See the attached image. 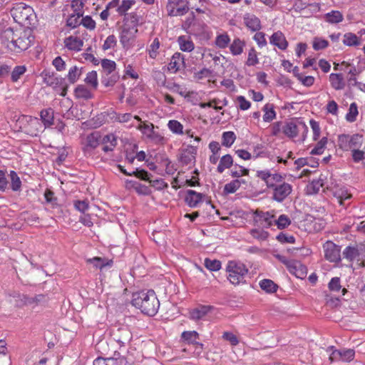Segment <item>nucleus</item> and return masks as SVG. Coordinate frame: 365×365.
I'll use <instances>...</instances> for the list:
<instances>
[{"mask_svg": "<svg viewBox=\"0 0 365 365\" xmlns=\"http://www.w3.org/2000/svg\"><path fill=\"white\" fill-rule=\"evenodd\" d=\"M257 177L264 181L267 187L272 190V198L277 202L284 201L292 192V186L284 181V178L278 173L269 170H258Z\"/></svg>", "mask_w": 365, "mask_h": 365, "instance_id": "f257e3e1", "label": "nucleus"}, {"mask_svg": "<svg viewBox=\"0 0 365 365\" xmlns=\"http://www.w3.org/2000/svg\"><path fill=\"white\" fill-rule=\"evenodd\" d=\"M132 304L148 316L157 314L160 302L153 290L141 291L133 294Z\"/></svg>", "mask_w": 365, "mask_h": 365, "instance_id": "f03ea898", "label": "nucleus"}, {"mask_svg": "<svg viewBox=\"0 0 365 365\" xmlns=\"http://www.w3.org/2000/svg\"><path fill=\"white\" fill-rule=\"evenodd\" d=\"M139 17L135 13L126 15L120 32V42L124 48H128L134 41L138 33Z\"/></svg>", "mask_w": 365, "mask_h": 365, "instance_id": "7ed1b4c3", "label": "nucleus"}, {"mask_svg": "<svg viewBox=\"0 0 365 365\" xmlns=\"http://www.w3.org/2000/svg\"><path fill=\"white\" fill-rule=\"evenodd\" d=\"M226 271L228 273L227 279L234 285H238L245 282V277L248 274V269L241 262L232 260L229 261Z\"/></svg>", "mask_w": 365, "mask_h": 365, "instance_id": "20e7f679", "label": "nucleus"}, {"mask_svg": "<svg viewBox=\"0 0 365 365\" xmlns=\"http://www.w3.org/2000/svg\"><path fill=\"white\" fill-rule=\"evenodd\" d=\"M34 11L31 6L21 4L11 10L14 19L21 24H31Z\"/></svg>", "mask_w": 365, "mask_h": 365, "instance_id": "39448f33", "label": "nucleus"}, {"mask_svg": "<svg viewBox=\"0 0 365 365\" xmlns=\"http://www.w3.org/2000/svg\"><path fill=\"white\" fill-rule=\"evenodd\" d=\"M44 83L51 86L60 96H66L68 90V86L65 80L62 78L56 76L53 73L49 72L43 73Z\"/></svg>", "mask_w": 365, "mask_h": 365, "instance_id": "423d86ee", "label": "nucleus"}, {"mask_svg": "<svg viewBox=\"0 0 365 365\" xmlns=\"http://www.w3.org/2000/svg\"><path fill=\"white\" fill-rule=\"evenodd\" d=\"M283 133L289 138H294L298 133H302V140H304L308 133V127L302 121L289 122L282 128Z\"/></svg>", "mask_w": 365, "mask_h": 365, "instance_id": "0eeeda50", "label": "nucleus"}, {"mask_svg": "<svg viewBox=\"0 0 365 365\" xmlns=\"http://www.w3.org/2000/svg\"><path fill=\"white\" fill-rule=\"evenodd\" d=\"M188 6L183 0H168L166 11L170 16H178L188 11Z\"/></svg>", "mask_w": 365, "mask_h": 365, "instance_id": "6e6552de", "label": "nucleus"}, {"mask_svg": "<svg viewBox=\"0 0 365 365\" xmlns=\"http://www.w3.org/2000/svg\"><path fill=\"white\" fill-rule=\"evenodd\" d=\"M30 46V41L25 33L20 31L9 46V50L14 53H20Z\"/></svg>", "mask_w": 365, "mask_h": 365, "instance_id": "1a4fd4ad", "label": "nucleus"}, {"mask_svg": "<svg viewBox=\"0 0 365 365\" xmlns=\"http://www.w3.org/2000/svg\"><path fill=\"white\" fill-rule=\"evenodd\" d=\"M73 8V14L68 18L66 24L71 28H76L81 24V17L83 16V3L79 0H73L71 4Z\"/></svg>", "mask_w": 365, "mask_h": 365, "instance_id": "9d476101", "label": "nucleus"}, {"mask_svg": "<svg viewBox=\"0 0 365 365\" xmlns=\"http://www.w3.org/2000/svg\"><path fill=\"white\" fill-rule=\"evenodd\" d=\"M361 136L359 135H349L341 134L338 136V145L344 150H349L355 148L359 144Z\"/></svg>", "mask_w": 365, "mask_h": 365, "instance_id": "9b49d317", "label": "nucleus"}, {"mask_svg": "<svg viewBox=\"0 0 365 365\" xmlns=\"http://www.w3.org/2000/svg\"><path fill=\"white\" fill-rule=\"evenodd\" d=\"M325 258L331 262H337L341 259V250L339 246L331 241H327L323 246Z\"/></svg>", "mask_w": 365, "mask_h": 365, "instance_id": "f8f14e48", "label": "nucleus"}, {"mask_svg": "<svg viewBox=\"0 0 365 365\" xmlns=\"http://www.w3.org/2000/svg\"><path fill=\"white\" fill-rule=\"evenodd\" d=\"M100 141L101 135L99 133L93 132L88 135L83 145V151L85 155H91V152L98 146Z\"/></svg>", "mask_w": 365, "mask_h": 365, "instance_id": "ddd939ff", "label": "nucleus"}, {"mask_svg": "<svg viewBox=\"0 0 365 365\" xmlns=\"http://www.w3.org/2000/svg\"><path fill=\"white\" fill-rule=\"evenodd\" d=\"M256 220L263 227L268 228L274 223V215L269 212L256 210L255 212Z\"/></svg>", "mask_w": 365, "mask_h": 365, "instance_id": "4468645a", "label": "nucleus"}, {"mask_svg": "<svg viewBox=\"0 0 365 365\" xmlns=\"http://www.w3.org/2000/svg\"><path fill=\"white\" fill-rule=\"evenodd\" d=\"M113 339L120 344L125 346L128 344L132 339V334L127 328L118 329L113 334Z\"/></svg>", "mask_w": 365, "mask_h": 365, "instance_id": "2eb2a0df", "label": "nucleus"}, {"mask_svg": "<svg viewBox=\"0 0 365 365\" xmlns=\"http://www.w3.org/2000/svg\"><path fill=\"white\" fill-rule=\"evenodd\" d=\"M269 42L271 44L277 46L278 48L281 50H285L288 47V41H287L285 36L284 34L278 31L274 32L269 38Z\"/></svg>", "mask_w": 365, "mask_h": 365, "instance_id": "dca6fc26", "label": "nucleus"}, {"mask_svg": "<svg viewBox=\"0 0 365 365\" xmlns=\"http://www.w3.org/2000/svg\"><path fill=\"white\" fill-rule=\"evenodd\" d=\"M288 270L291 274H294L297 278L300 279H304L307 273V269L306 266L297 260L292 261V262L289 264Z\"/></svg>", "mask_w": 365, "mask_h": 365, "instance_id": "f3484780", "label": "nucleus"}, {"mask_svg": "<svg viewBox=\"0 0 365 365\" xmlns=\"http://www.w3.org/2000/svg\"><path fill=\"white\" fill-rule=\"evenodd\" d=\"M28 118V128L26 132L32 136H36L42 130V124L38 118L29 116Z\"/></svg>", "mask_w": 365, "mask_h": 365, "instance_id": "a211bd4d", "label": "nucleus"}, {"mask_svg": "<svg viewBox=\"0 0 365 365\" xmlns=\"http://www.w3.org/2000/svg\"><path fill=\"white\" fill-rule=\"evenodd\" d=\"M21 31H14L11 28H7L3 30L0 34V40L1 43L6 48H9L10 43L12 42V39L15 38L16 34H19Z\"/></svg>", "mask_w": 365, "mask_h": 365, "instance_id": "6ab92c4d", "label": "nucleus"}, {"mask_svg": "<svg viewBox=\"0 0 365 365\" xmlns=\"http://www.w3.org/2000/svg\"><path fill=\"white\" fill-rule=\"evenodd\" d=\"M203 195L192 190H188L186 192L185 200L191 207H195L202 202Z\"/></svg>", "mask_w": 365, "mask_h": 365, "instance_id": "aec40b11", "label": "nucleus"}, {"mask_svg": "<svg viewBox=\"0 0 365 365\" xmlns=\"http://www.w3.org/2000/svg\"><path fill=\"white\" fill-rule=\"evenodd\" d=\"M243 19L246 26L251 31H256L261 29L260 20L255 15L252 14H245Z\"/></svg>", "mask_w": 365, "mask_h": 365, "instance_id": "412c9836", "label": "nucleus"}, {"mask_svg": "<svg viewBox=\"0 0 365 365\" xmlns=\"http://www.w3.org/2000/svg\"><path fill=\"white\" fill-rule=\"evenodd\" d=\"M324 180L325 177L323 175H320L317 179H313L307 187V194L313 195L317 193L320 188L324 186Z\"/></svg>", "mask_w": 365, "mask_h": 365, "instance_id": "4be33fe9", "label": "nucleus"}, {"mask_svg": "<svg viewBox=\"0 0 365 365\" xmlns=\"http://www.w3.org/2000/svg\"><path fill=\"white\" fill-rule=\"evenodd\" d=\"M101 142L103 144L102 150L104 152L108 153L113 150L116 146L117 138L113 134L110 133L105 135L102 138Z\"/></svg>", "mask_w": 365, "mask_h": 365, "instance_id": "5701e85b", "label": "nucleus"}, {"mask_svg": "<svg viewBox=\"0 0 365 365\" xmlns=\"http://www.w3.org/2000/svg\"><path fill=\"white\" fill-rule=\"evenodd\" d=\"M64 43L68 49L78 51L81 49L83 42L79 37L71 36L65 39Z\"/></svg>", "mask_w": 365, "mask_h": 365, "instance_id": "b1692460", "label": "nucleus"}, {"mask_svg": "<svg viewBox=\"0 0 365 365\" xmlns=\"http://www.w3.org/2000/svg\"><path fill=\"white\" fill-rule=\"evenodd\" d=\"M329 81L332 88L336 91L342 90L345 87V82L341 73H331L329 75Z\"/></svg>", "mask_w": 365, "mask_h": 365, "instance_id": "393cba45", "label": "nucleus"}, {"mask_svg": "<svg viewBox=\"0 0 365 365\" xmlns=\"http://www.w3.org/2000/svg\"><path fill=\"white\" fill-rule=\"evenodd\" d=\"M74 95L76 98L88 100L93 98L91 91L84 85H78L74 91Z\"/></svg>", "mask_w": 365, "mask_h": 365, "instance_id": "a878e982", "label": "nucleus"}, {"mask_svg": "<svg viewBox=\"0 0 365 365\" xmlns=\"http://www.w3.org/2000/svg\"><path fill=\"white\" fill-rule=\"evenodd\" d=\"M245 43L239 38H235L230 45V51L233 56H238L242 53Z\"/></svg>", "mask_w": 365, "mask_h": 365, "instance_id": "bb28decb", "label": "nucleus"}, {"mask_svg": "<svg viewBox=\"0 0 365 365\" xmlns=\"http://www.w3.org/2000/svg\"><path fill=\"white\" fill-rule=\"evenodd\" d=\"M41 120L44 127H49L53 124V110L51 108L42 110L40 113Z\"/></svg>", "mask_w": 365, "mask_h": 365, "instance_id": "cd10ccee", "label": "nucleus"}, {"mask_svg": "<svg viewBox=\"0 0 365 365\" xmlns=\"http://www.w3.org/2000/svg\"><path fill=\"white\" fill-rule=\"evenodd\" d=\"M210 306H201L190 312V318L193 320L202 319L211 309Z\"/></svg>", "mask_w": 365, "mask_h": 365, "instance_id": "c85d7f7f", "label": "nucleus"}, {"mask_svg": "<svg viewBox=\"0 0 365 365\" xmlns=\"http://www.w3.org/2000/svg\"><path fill=\"white\" fill-rule=\"evenodd\" d=\"M183 56L180 53H175L173 54L170 60V62L168 65V68L175 72L180 69V66L183 65Z\"/></svg>", "mask_w": 365, "mask_h": 365, "instance_id": "c756f323", "label": "nucleus"}, {"mask_svg": "<svg viewBox=\"0 0 365 365\" xmlns=\"http://www.w3.org/2000/svg\"><path fill=\"white\" fill-rule=\"evenodd\" d=\"M324 19L329 24H338L344 20V16L341 11L333 10L324 15Z\"/></svg>", "mask_w": 365, "mask_h": 365, "instance_id": "7c9ffc66", "label": "nucleus"}, {"mask_svg": "<svg viewBox=\"0 0 365 365\" xmlns=\"http://www.w3.org/2000/svg\"><path fill=\"white\" fill-rule=\"evenodd\" d=\"M262 110L264 111L263 120L264 122H271L276 118V112L274 106L272 103H267L264 106Z\"/></svg>", "mask_w": 365, "mask_h": 365, "instance_id": "2f4dec72", "label": "nucleus"}, {"mask_svg": "<svg viewBox=\"0 0 365 365\" xmlns=\"http://www.w3.org/2000/svg\"><path fill=\"white\" fill-rule=\"evenodd\" d=\"M245 180H234L230 182L227 183L224 187V192L226 194H231L235 192L241 186L242 184H246Z\"/></svg>", "mask_w": 365, "mask_h": 365, "instance_id": "473e14b6", "label": "nucleus"}, {"mask_svg": "<svg viewBox=\"0 0 365 365\" xmlns=\"http://www.w3.org/2000/svg\"><path fill=\"white\" fill-rule=\"evenodd\" d=\"M230 43V38L226 32L217 34L215 40V45L221 49L227 48Z\"/></svg>", "mask_w": 365, "mask_h": 365, "instance_id": "72a5a7b5", "label": "nucleus"}, {"mask_svg": "<svg viewBox=\"0 0 365 365\" xmlns=\"http://www.w3.org/2000/svg\"><path fill=\"white\" fill-rule=\"evenodd\" d=\"M178 42L182 51L190 52L195 48L193 42L185 36L178 37Z\"/></svg>", "mask_w": 365, "mask_h": 365, "instance_id": "f704fd0d", "label": "nucleus"}, {"mask_svg": "<svg viewBox=\"0 0 365 365\" xmlns=\"http://www.w3.org/2000/svg\"><path fill=\"white\" fill-rule=\"evenodd\" d=\"M160 42L158 38H155L153 42L147 48V52L150 58L155 59L159 54Z\"/></svg>", "mask_w": 365, "mask_h": 365, "instance_id": "c9c22d12", "label": "nucleus"}, {"mask_svg": "<svg viewBox=\"0 0 365 365\" xmlns=\"http://www.w3.org/2000/svg\"><path fill=\"white\" fill-rule=\"evenodd\" d=\"M232 164V157L229 154L225 155L220 158L217 170L218 173H222L225 169L230 168Z\"/></svg>", "mask_w": 365, "mask_h": 365, "instance_id": "e433bc0d", "label": "nucleus"}, {"mask_svg": "<svg viewBox=\"0 0 365 365\" xmlns=\"http://www.w3.org/2000/svg\"><path fill=\"white\" fill-rule=\"evenodd\" d=\"M101 67L103 73V76H109L115 71L116 63L114 61L105 58L101 61Z\"/></svg>", "mask_w": 365, "mask_h": 365, "instance_id": "4c0bfd02", "label": "nucleus"}, {"mask_svg": "<svg viewBox=\"0 0 365 365\" xmlns=\"http://www.w3.org/2000/svg\"><path fill=\"white\" fill-rule=\"evenodd\" d=\"M333 194L339 200L340 204H342L344 200L350 199L351 197L344 187H336L333 190Z\"/></svg>", "mask_w": 365, "mask_h": 365, "instance_id": "58836bf2", "label": "nucleus"}, {"mask_svg": "<svg viewBox=\"0 0 365 365\" xmlns=\"http://www.w3.org/2000/svg\"><path fill=\"white\" fill-rule=\"evenodd\" d=\"M343 43L348 46H359L360 40L359 37L353 33H346L344 35Z\"/></svg>", "mask_w": 365, "mask_h": 365, "instance_id": "ea45409f", "label": "nucleus"}, {"mask_svg": "<svg viewBox=\"0 0 365 365\" xmlns=\"http://www.w3.org/2000/svg\"><path fill=\"white\" fill-rule=\"evenodd\" d=\"M86 83L90 86L93 90H96L98 87V75L96 71H92L88 72L86 75V78L84 79Z\"/></svg>", "mask_w": 365, "mask_h": 365, "instance_id": "a19ab883", "label": "nucleus"}, {"mask_svg": "<svg viewBox=\"0 0 365 365\" xmlns=\"http://www.w3.org/2000/svg\"><path fill=\"white\" fill-rule=\"evenodd\" d=\"M9 177L11 180V190L15 192L19 191L21 187V181L17 173L15 171L11 170L10 171Z\"/></svg>", "mask_w": 365, "mask_h": 365, "instance_id": "79ce46f5", "label": "nucleus"}, {"mask_svg": "<svg viewBox=\"0 0 365 365\" xmlns=\"http://www.w3.org/2000/svg\"><path fill=\"white\" fill-rule=\"evenodd\" d=\"M181 337L187 344H196L199 334L195 331H185L182 333Z\"/></svg>", "mask_w": 365, "mask_h": 365, "instance_id": "37998d69", "label": "nucleus"}, {"mask_svg": "<svg viewBox=\"0 0 365 365\" xmlns=\"http://www.w3.org/2000/svg\"><path fill=\"white\" fill-rule=\"evenodd\" d=\"M169 130L174 134H183V125L176 120H170L168 123Z\"/></svg>", "mask_w": 365, "mask_h": 365, "instance_id": "c03bdc74", "label": "nucleus"}, {"mask_svg": "<svg viewBox=\"0 0 365 365\" xmlns=\"http://www.w3.org/2000/svg\"><path fill=\"white\" fill-rule=\"evenodd\" d=\"M236 135L232 131H226L222 133V144L225 147H230L235 142Z\"/></svg>", "mask_w": 365, "mask_h": 365, "instance_id": "a18cd8bd", "label": "nucleus"}, {"mask_svg": "<svg viewBox=\"0 0 365 365\" xmlns=\"http://www.w3.org/2000/svg\"><path fill=\"white\" fill-rule=\"evenodd\" d=\"M259 286L262 290L269 293H273L277 291V286L270 279H263L259 282Z\"/></svg>", "mask_w": 365, "mask_h": 365, "instance_id": "49530a36", "label": "nucleus"}, {"mask_svg": "<svg viewBox=\"0 0 365 365\" xmlns=\"http://www.w3.org/2000/svg\"><path fill=\"white\" fill-rule=\"evenodd\" d=\"M340 359L342 362H349L352 361L355 356V351L352 349H339Z\"/></svg>", "mask_w": 365, "mask_h": 365, "instance_id": "de8ad7c7", "label": "nucleus"}, {"mask_svg": "<svg viewBox=\"0 0 365 365\" xmlns=\"http://www.w3.org/2000/svg\"><path fill=\"white\" fill-rule=\"evenodd\" d=\"M359 114L358 107L356 103H351L349 111L346 115V120L348 122L353 123L356 120V117Z\"/></svg>", "mask_w": 365, "mask_h": 365, "instance_id": "09e8293b", "label": "nucleus"}, {"mask_svg": "<svg viewBox=\"0 0 365 365\" xmlns=\"http://www.w3.org/2000/svg\"><path fill=\"white\" fill-rule=\"evenodd\" d=\"M327 144V138L326 137L322 138L311 150V155H322L324 151Z\"/></svg>", "mask_w": 365, "mask_h": 365, "instance_id": "8fccbe9b", "label": "nucleus"}, {"mask_svg": "<svg viewBox=\"0 0 365 365\" xmlns=\"http://www.w3.org/2000/svg\"><path fill=\"white\" fill-rule=\"evenodd\" d=\"M359 250L354 247H347L343 251L344 257L349 261H353L359 256Z\"/></svg>", "mask_w": 365, "mask_h": 365, "instance_id": "3c124183", "label": "nucleus"}, {"mask_svg": "<svg viewBox=\"0 0 365 365\" xmlns=\"http://www.w3.org/2000/svg\"><path fill=\"white\" fill-rule=\"evenodd\" d=\"M204 264L210 271H218L221 269V262L217 259L206 258Z\"/></svg>", "mask_w": 365, "mask_h": 365, "instance_id": "603ef678", "label": "nucleus"}, {"mask_svg": "<svg viewBox=\"0 0 365 365\" xmlns=\"http://www.w3.org/2000/svg\"><path fill=\"white\" fill-rule=\"evenodd\" d=\"M329 353V360L331 363L341 361L339 349H336L334 346H329L327 349Z\"/></svg>", "mask_w": 365, "mask_h": 365, "instance_id": "864d4df0", "label": "nucleus"}, {"mask_svg": "<svg viewBox=\"0 0 365 365\" xmlns=\"http://www.w3.org/2000/svg\"><path fill=\"white\" fill-rule=\"evenodd\" d=\"M258 63L259 59L257 57V51L254 48H252L248 52V57L246 61V65L248 66H253L257 65Z\"/></svg>", "mask_w": 365, "mask_h": 365, "instance_id": "5fc2aeb1", "label": "nucleus"}, {"mask_svg": "<svg viewBox=\"0 0 365 365\" xmlns=\"http://www.w3.org/2000/svg\"><path fill=\"white\" fill-rule=\"evenodd\" d=\"M26 68L24 66H16L11 72V78L12 81L16 82L20 77L26 72Z\"/></svg>", "mask_w": 365, "mask_h": 365, "instance_id": "6e6d98bb", "label": "nucleus"}, {"mask_svg": "<svg viewBox=\"0 0 365 365\" xmlns=\"http://www.w3.org/2000/svg\"><path fill=\"white\" fill-rule=\"evenodd\" d=\"M274 223L279 229H284L290 225L291 220L288 216L281 215L277 220H274Z\"/></svg>", "mask_w": 365, "mask_h": 365, "instance_id": "4d7b16f0", "label": "nucleus"}, {"mask_svg": "<svg viewBox=\"0 0 365 365\" xmlns=\"http://www.w3.org/2000/svg\"><path fill=\"white\" fill-rule=\"evenodd\" d=\"M118 79V76L115 73H112L109 76H103L101 82L106 87H108L113 86Z\"/></svg>", "mask_w": 365, "mask_h": 365, "instance_id": "13d9d810", "label": "nucleus"}, {"mask_svg": "<svg viewBox=\"0 0 365 365\" xmlns=\"http://www.w3.org/2000/svg\"><path fill=\"white\" fill-rule=\"evenodd\" d=\"M81 73V71L77 66H73L71 68L67 76L70 83H74L79 78Z\"/></svg>", "mask_w": 365, "mask_h": 365, "instance_id": "bf43d9fd", "label": "nucleus"}, {"mask_svg": "<svg viewBox=\"0 0 365 365\" xmlns=\"http://www.w3.org/2000/svg\"><path fill=\"white\" fill-rule=\"evenodd\" d=\"M87 262L93 264V266L98 269H102L107 264L106 260L103 258L96 257L93 258L88 259Z\"/></svg>", "mask_w": 365, "mask_h": 365, "instance_id": "052dcab7", "label": "nucleus"}, {"mask_svg": "<svg viewBox=\"0 0 365 365\" xmlns=\"http://www.w3.org/2000/svg\"><path fill=\"white\" fill-rule=\"evenodd\" d=\"M116 43L117 41L115 36L114 35H110L105 40L103 45V49L106 51L113 48L116 46Z\"/></svg>", "mask_w": 365, "mask_h": 365, "instance_id": "680f3d73", "label": "nucleus"}, {"mask_svg": "<svg viewBox=\"0 0 365 365\" xmlns=\"http://www.w3.org/2000/svg\"><path fill=\"white\" fill-rule=\"evenodd\" d=\"M329 43L327 40L320 38H315L313 42V48L314 50L318 51L327 48Z\"/></svg>", "mask_w": 365, "mask_h": 365, "instance_id": "e2e57ef3", "label": "nucleus"}, {"mask_svg": "<svg viewBox=\"0 0 365 365\" xmlns=\"http://www.w3.org/2000/svg\"><path fill=\"white\" fill-rule=\"evenodd\" d=\"M133 175L136 176L138 178H140L143 180L149 181L150 182H152V180H150V175L144 170H138L135 169V170L132 172Z\"/></svg>", "mask_w": 365, "mask_h": 365, "instance_id": "0e129e2a", "label": "nucleus"}, {"mask_svg": "<svg viewBox=\"0 0 365 365\" xmlns=\"http://www.w3.org/2000/svg\"><path fill=\"white\" fill-rule=\"evenodd\" d=\"M252 236L260 240H264L268 237V232L262 230L253 229L250 231Z\"/></svg>", "mask_w": 365, "mask_h": 365, "instance_id": "69168bd1", "label": "nucleus"}, {"mask_svg": "<svg viewBox=\"0 0 365 365\" xmlns=\"http://www.w3.org/2000/svg\"><path fill=\"white\" fill-rule=\"evenodd\" d=\"M74 207L81 212L84 213L89 208L87 200H76L74 202Z\"/></svg>", "mask_w": 365, "mask_h": 365, "instance_id": "338daca9", "label": "nucleus"}, {"mask_svg": "<svg viewBox=\"0 0 365 365\" xmlns=\"http://www.w3.org/2000/svg\"><path fill=\"white\" fill-rule=\"evenodd\" d=\"M81 24L90 30L94 29L96 27V22L89 16L83 17L81 20Z\"/></svg>", "mask_w": 365, "mask_h": 365, "instance_id": "774afa93", "label": "nucleus"}]
</instances>
